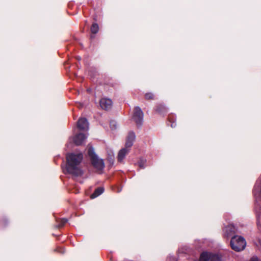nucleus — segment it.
I'll list each match as a JSON object with an SVG mask.
<instances>
[{
    "mask_svg": "<svg viewBox=\"0 0 261 261\" xmlns=\"http://www.w3.org/2000/svg\"><path fill=\"white\" fill-rule=\"evenodd\" d=\"M83 156L82 153L69 154L66 156L67 159V170L68 172L75 176H79L82 174L80 164L83 160Z\"/></svg>",
    "mask_w": 261,
    "mask_h": 261,
    "instance_id": "nucleus-1",
    "label": "nucleus"
},
{
    "mask_svg": "<svg viewBox=\"0 0 261 261\" xmlns=\"http://www.w3.org/2000/svg\"><path fill=\"white\" fill-rule=\"evenodd\" d=\"M246 241L245 239L241 237L236 236L231 238L230 245L231 248L236 251H241L246 247Z\"/></svg>",
    "mask_w": 261,
    "mask_h": 261,
    "instance_id": "nucleus-2",
    "label": "nucleus"
},
{
    "mask_svg": "<svg viewBox=\"0 0 261 261\" xmlns=\"http://www.w3.org/2000/svg\"><path fill=\"white\" fill-rule=\"evenodd\" d=\"M199 261H221L219 256L205 252L201 253Z\"/></svg>",
    "mask_w": 261,
    "mask_h": 261,
    "instance_id": "nucleus-3",
    "label": "nucleus"
},
{
    "mask_svg": "<svg viewBox=\"0 0 261 261\" xmlns=\"http://www.w3.org/2000/svg\"><path fill=\"white\" fill-rule=\"evenodd\" d=\"M133 119L137 124L141 125L143 120V113L139 107L135 108Z\"/></svg>",
    "mask_w": 261,
    "mask_h": 261,
    "instance_id": "nucleus-4",
    "label": "nucleus"
},
{
    "mask_svg": "<svg viewBox=\"0 0 261 261\" xmlns=\"http://www.w3.org/2000/svg\"><path fill=\"white\" fill-rule=\"evenodd\" d=\"M92 164L98 170H101L105 167L102 160L99 159L96 155H92Z\"/></svg>",
    "mask_w": 261,
    "mask_h": 261,
    "instance_id": "nucleus-5",
    "label": "nucleus"
},
{
    "mask_svg": "<svg viewBox=\"0 0 261 261\" xmlns=\"http://www.w3.org/2000/svg\"><path fill=\"white\" fill-rule=\"evenodd\" d=\"M100 106L102 109L109 110L112 108L113 102L111 99L102 98L99 101Z\"/></svg>",
    "mask_w": 261,
    "mask_h": 261,
    "instance_id": "nucleus-6",
    "label": "nucleus"
},
{
    "mask_svg": "<svg viewBox=\"0 0 261 261\" xmlns=\"http://www.w3.org/2000/svg\"><path fill=\"white\" fill-rule=\"evenodd\" d=\"M87 138V136L82 133H80L76 135L73 138V142L76 145H82L83 143L85 142L86 139Z\"/></svg>",
    "mask_w": 261,
    "mask_h": 261,
    "instance_id": "nucleus-7",
    "label": "nucleus"
},
{
    "mask_svg": "<svg viewBox=\"0 0 261 261\" xmlns=\"http://www.w3.org/2000/svg\"><path fill=\"white\" fill-rule=\"evenodd\" d=\"M78 128L83 130H87L89 128L88 122L85 118H80L77 122Z\"/></svg>",
    "mask_w": 261,
    "mask_h": 261,
    "instance_id": "nucleus-8",
    "label": "nucleus"
},
{
    "mask_svg": "<svg viewBox=\"0 0 261 261\" xmlns=\"http://www.w3.org/2000/svg\"><path fill=\"white\" fill-rule=\"evenodd\" d=\"M135 139V135L133 132H129L126 138L125 147L130 148L133 144Z\"/></svg>",
    "mask_w": 261,
    "mask_h": 261,
    "instance_id": "nucleus-9",
    "label": "nucleus"
},
{
    "mask_svg": "<svg viewBox=\"0 0 261 261\" xmlns=\"http://www.w3.org/2000/svg\"><path fill=\"white\" fill-rule=\"evenodd\" d=\"M224 231L225 236L228 237L235 233L236 229L233 225H229L225 228Z\"/></svg>",
    "mask_w": 261,
    "mask_h": 261,
    "instance_id": "nucleus-10",
    "label": "nucleus"
},
{
    "mask_svg": "<svg viewBox=\"0 0 261 261\" xmlns=\"http://www.w3.org/2000/svg\"><path fill=\"white\" fill-rule=\"evenodd\" d=\"M128 148H124L121 149L118 154V161L121 162L124 159L125 155L127 154L129 151Z\"/></svg>",
    "mask_w": 261,
    "mask_h": 261,
    "instance_id": "nucleus-11",
    "label": "nucleus"
},
{
    "mask_svg": "<svg viewBox=\"0 0 261 261\" xmlns=\"http://www.w3.org/2000/svg\"><path fill=\"white\" fill-rule=\"evenodd\" d=\"M104 191V189L102 187L97 188L94 192L91 195V198L93 199L100 195Z\"/></svg>",
    "mask_w": 261,
    "mask_h": 261,
    "instance_id": "nucleus-12",
    "label": "nucleus"
},
{
    "mask_svg": "<svg viewBox=\"0 0 261 261\" xmlns=\"http://www.w3.org/2000/svg\"><path fill=\"white\" fill-rule=\"evenodd\" d=\"M99 30V27L97 23H93L91 28V32L93 34H96Z\"/></svg>",
    "mask_w": 261,
    "mask_h": 261,
    "instance_id": "nucleus-13",
    "label": "nucleus"
},
{
    "mask_svg": "<svg viewBox=\"0 0 261 261\" xmlns=\"http://www.w3.org/2000/svg\"><path fill=\"white\" fill-rule=\"evenodd\" d=\"M146 161L144 160H141L139 163L138 165L140 168H144L145 167Z\"/></svg>",
    "mask_w": 261,
    "mask_h": 261,
    "instance_id": "nucleus-14",
    "label": "nucleus"
},
{
    "mask_svg": "<svg viewBox=\"0 0 261 261\" xmlns=\"http://www.w3.org/2000/svg\"><path fill=\"white\" fill-rule=\"evenodd\" d=\"M110 127L112 129H115L117 127V123L115 121H112L110 122Z\"/></svg>",
    "mask_w": 261,
    "mask_h": 261,
    "instance_id": "nucleus-15",
    "label": "nucleus"
},
{
    "mask_svg": "<svg viewBox=\"0 0 261 261\" xmlns=\"http://www.w3.org/2000/svg\"><path fill=\"white\" fill-rule=\"evenodd\" d=\"M145 98L147 99H151L153 98V95L152 93H146L145 94Z\"/></svg>",
    "mask_w": 261,
    "mask_h": 261,
    "instance_id": "nucleus-16",
    "label": "nucleus"
},
{
    "mask_svg": "<svg viewBox=\"0 0 261 261\" xmlns=\"http://www.w3.org/2000/svg\"><path fill=\"white\" fill-rule=\"evenodd\" d=\"M165 109V107L163 105H160L156 109V111L159 112H162V110H164Z\"/></svg>",
    "mask_w": 261,
    "mask_h": 261,
    "instance_id": "nucleus-17",
    "label": "nucleus"
},
{
    "mask_svg": "<svg viewBox=\"0 0 261 261\" xmlns=\"http://www.w3.org/2000/svg\"><path fill=\"white\" fill-rule=\"evenodd\" d=\"M249 261H258V258L257 257H253L251 258Z\"/></svg>",
    "mask_w": 261,
    "mask_h": 261,
    "instance_id": "nucleus-18",
    "label": "nucleus"
},
{
    "mask_svg": "<svg viewBox=\"0 0 261 261\" xmlns=\"http://www.w3.org/2000/svg\"><path fill=\"white\" fill-rule=\"evenodd\" d=\"M63 223H65L67 222V220L66 219H64V220H63Z\"/></svg>",
    "mask_w": 261,
    "mask_h": 261,
    "instance_id": "nucleus-19",
    "label": "nucleus"
}]
</instances>
